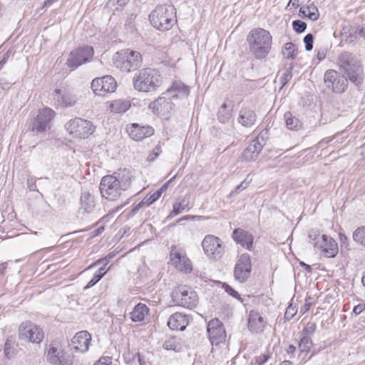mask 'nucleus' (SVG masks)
I'll return each instance as SVG.
<instances>
[{
	"label": "nucleus",
	"instance_id": "34",
	"mask_svg": "<svg viewBox=\"0 0 365 365\" xmlns=\"http://www.w3.org/2000/svg\"><path fill=\"white\" fill-rule=\"evenodd\" d=\"M299 16L303 18H308L312 21H317L319 17V13L317 6L313 4L302 6L299 9Z\"/></svg>",
	"mask_w": 365,
	"mask_h": 365
},
{
	"label": "nucleus",
	"instance_id": "55",
	"mask_svg": "<svg viewBox=\"0 0 365 365\" xmlns=\"http://www.w3.org/2000/svg\"><path fill=\"white\" fill-rule=\"evenodd\" d=\"M11 55V51L10 50L4 54L3 58L0 61V70L4 67V64L7 62Z\"/></svg>",
	"mask_w": 365,
	"mask_h": 365
},
{
	"label": "nucleus",
	"instance_id": "54",
	"mask_svg": "<svg viewBox=\"0 0 365 365\" xmlns=\"http://www.w3.org/2000/svg\"><path fill=\"white\" fill-rule=\"evenodd\" d=\"M248 182L242 181L240 185L235 187V190L232 191L231 194L239 193L241 190H245L247 187Z\"/></svg>",
	"mask_w": 365,
	"mask_h": 365
},
{
	"label": "nucleus",
	"instance_id": "52",
	"mask_svg": "<svg viewBox=\"0 0 365 365\" xmlns=\"http://www.w3.org/2000/svg\"><path fill=\"white\" fill-rule=\"evenodd\" d=\"M102 275L97 274L96 272L93 274L92 279L88 282L87 285L84 287L85 289H89L96 284L101 279Z\"/></svg>",
	"mask_w": 365,
	"mask_h": 365
},
{
	"label": "nucleus",
	"instance_id": "29",
	"mask_svg": "<svg viewBox=\"0 0 365 365\" xmlns=\"http://www.w3.org/2000/svg\"><path fill=\"white\" fill-rule=\"evenodd\" d=\"M166 93L170 95L172 99L179 97L186 98L189 96L190 88L180 81H175L171 87L167 89Z\"/></svg>",
	"mask_w": 365,
	"mask_h": 365
},
{
	"label": "nucleus",
	"instance_id": "45",
	"mask_svg": "<svg viewBox=\"0 0 365 365\" xmlns=\"http://www.w3.org/2000/svg\"><path fill=\"white\" fill-rule=\"evenodd\" d=\"M222 288L225 289V292H227L229 295L233 297L234 298L238 299L241 302H242V298L240 297V295L239 293L235 291L234 289H232V287H230L227 283L224 282L222 284Z\"/></svg>",
	"mask_w": 365,
	"mask_h": 365
},
{
	"label": "nucleus",
	"instance_id": "8",
	"mask_svg": "<svg viewBox=\"0 0 365 365\" xmlns=\"http://www.w3.org/2000/svg\"><path fill=\"white\" fill-rule=\"evenodd\" d=\"M172 299L176 305L190 309L195 308L198 302L196 292L187 286H180L174 289Z\"/></svg>",
	"mask_w": 365,
	"mask_h": 365
},
{
	"label": "nucleus",
	"instance_id": "21",
	"mask_svg": "<svg viewBox=\"0 0 365 365\" xmlns=\"http://www.w3.org/2000/svg\"><path fill=\"white\" fill-rule=\"evenodd\" d=\"M262 141L263 138L259 135L253 139L244 150L242 158L246 161L255 160L263 148Z\"/></svg>",
	"mask_w": 365,
	"mask_h": 365
},
{
	"label": "nucleus",
	"instance_id": "32",
	"mask_svg": "<svg viewBox=\"0 0 365 365\" xmlns=\"http://www.w3.org/2000/svg\"><path fill=\"white\" fill-rule=\"evenodd\" d=\"M190 202L189 198L184 197L179 201L175 202L173 205V210L170 215L167 217V219L172 218L173 217L180 214L183 210H190Z\"/></svg>",
	"mask_w": 365,
	"mask_h": 365
},
{
	"label": "nucleus",
	"instance_id": "22",
	"mask_svg": "<svg viewBox=\"0 0 365 365\" xmlns=\"http://www.w3.org/2000/svg\"><path fill=\"white\" fill-rule=\"evenodd\" d=\"M127 132L130 138L140 141L153 135L154 129L149 125L140 126L138 123H133L127 127Z\"/></svg>",
	"mask_w": 365,
	"mask_h": 365
},
{
	"label": "nucleus",
	"instance_id": "5",
	"mask_svg": "<svg viewBox=\"0 0 365 365\" xmlns=\"http://www.w3.org/2000/svg\"><path fill=\"white\" fill-rule=\"evenodd\" d=\"M151 24L160 31H168L176 21L175 9L172 4L158 6L149 15Z\"/></svg>",
	"mask_w": 365,
	"mask_h": 365
},
{
	"label": "nucleus",
	"instance_id": "63",
	"mask_svg": "<svg viewBox=\"0 0 365 365\" xmlns=\"http://www.w3.org/2000/svg\"><path fill=\"white\" fill-rule=\"evenodd\" d=\"M128 1L129 0H110V1L115 2L120 6L126 5Z\"/></svg>",
	"mask_w": 365,
	"mask_h": 365
},
{
	"label": "nucleus",
	"instance_id": "46",
	"mask_svg": "<svg viewBox=\"0 0 365 365\" xmlns=\"http://www.w3.org/2000/svg\"><path fill=\"white\" fill-rule=\"evenodd\" d=\"M317 329V325L314 322H308L304 327L302 334H305L304 336L312 335Z\"/></svg>",
	"mask_w": 365,
	"mask_h": 365
},
{
	"label": "nucleus",
	"instance_id": "25",
	"mask_svg": "<svg viewBox=\"0 0 365 365\" xmlns=\"http://www.w3.org/2000/svg\"><path fill=\"white\" fill-rule=\"evenodd\" d=\"M175 105L170 99L159 97L149 105V108L155 114L165 115L173 109Z\"/></svg>",
	"mask_w": 365,
	"mask_h": 365
},
{
	"label": "nucleus",
	"instance_id": "3",
	"mask_svg": "<svg viewBox=\"0 0 365 365\" xmlns=\"http://www.w3.org/2000/svg\"><path fill=\"white\" fill-rule=\"evenodd\" d=\"M249 51L255 58L262 60L271 51L272 36L270 32L262 28L252 29L247 37Z\"/></svg>",
	"mask_w": 365,
	"mask_h": 365
},
{
	"label": "nucleus",
	"instance_id": "4",
	"mask_svg": "<svg viewBox=\"0 0 365 365\" xmlns=\"http://www.w3.org/2000/svg\"><path fill=\"white\" fill-rule=\"evenodd\" d=\"M162 83L160 72L154 68H145L138 71L133 78L134 88L141 92L155 91Z\"/></svg>",
	"mask_w": 365,
	"mask_h": 365
},
{
	"label": "nucleus",
	"instance_id": "39",
	"mask_svg": "<svg viewBox=\"0 0 365 365\" xmlns=\"http://www.w3.org/2000/svg\"><path fill=\"white\" fill-rule=\"evenodd\" d=\"M297 54V50L295 45L292 42L285 43L282 50V55L287 59L294 60Z\"/></svg>",
	"mask_w": 365,
	"mask_h": 365
},
{
	"label": "nucleus",
	"instance_id": "56",
	"mask_svg": "<svg viewBox=\"0 0 365 365\" xmlns=\"http://www.w3.org/2000/svg\"><path fill=\"white\" fill-rule=\"evenodd\" d=\"M364 309H365V304H359L354 307L353 312L356 315H358V314H361Z\"/></svg>",
	"mask_w": 365,
	"mask_h": 365
},
{
	"label": "nucleus",
	"instance_id": "62",
	"mask_svg": "<svg viewBox=\"0 0 365 365\" xmlns=\"http://www.w3.org/2000/svg\"><path fill=\"white\" fill-rule=\"evenodd\" d=\"M296 346L292 345V344H290L289 345V346L287 347V350H286V352L288 354H293L295 351H296Z\"/></svg>",
	"mask_w": 365,
	"mask_h": 365
},
{
	"label": "nucleus",
	"instance_id": "36",
	"mask_svg": "<svg viewBox=\"0 0 365 365\" xmlns=\"http://www.w3.org/2000/svg\"><path fill=\"white\" fill-rule=\"evenodd\" d=\"M359 38H365V24L353 28L347 36L346 41L352 43Z\"/></svg>",
	"mask_w": 365,
	"mask_h": 365
},
{
	"label": "nucleus",
	"instance_id": "35",
	"mask_svg": "<svg viewBox=\"0 0 365 365\" xmlns=\"http://www.w3.org/2000/svg\"><path fill=\"white\" fill-rule=\"evenodd\" d=\"M163 346L166 350H172L178 352L182 349L183 344L180 339L176 336H170L164 341Z\"/></svg>",
	"mask_w": 365,
	"mask_h": 365
},
{
	"label": "nucleus",
	"instance_id": "38",
	"mask_svg": "<svg viewBox=\"0 0 365 365\" xmlns=\"http://www.w3.org/2000/svg\"><path fill=\"white\" fill-rule=\"evenodd\" d=\"M284 118L285 120L286 126L288 129L292 130H297L301 126V122L290 112H286L284 115Z\"/></svg>",
	"mask_w": 365,
	"mask_h": 365
},
{
	"label": "nucleus",
	"instance_id": "26",
	"mask_svg": "<svg viewBox=\"0 0 365 365\" xmlns=\"http://www.w3.org/2000/svg\"><path fill=\"white\" fill-rule=\"evenodd\" d=\"M257 118V114L254 110L247 107H242L239 111L237 122L244 128H249L255 124Z\"/></svg>",
	"mask_w": 365,
	"mask_h": 365
},
{
	"label": "nucleus",
	"instance_id": "17",
	"mask_svg": "<svg viewBox=\"0 0 365 365\" xmlns=\"http://www.w3.org/2000/svg\"><path fill=\"white\" fill-rule=\"evenodd\" d=\"M53 98L56 106L63 108L71 107L77 101L76 96L65 87L56 88L53 93Z\"/></svg>",
	"mask_w": 365,
	"mask_h": 365
},
{
	"label": "nucleus",
	"instance_id": "59",
	"mask_svg": "<svg viewBox=\"0 0 365 365\" xmlns=\"http://www.w3.org/2000/svg\"><path fill=\"white\" fill-rule=\"evenodd\" d=\"M27 185L30 190L35 191L36 190V185L35 182L33 179V178H29L27 180Z\"/></svg>",
	"mask_w": 365,
	"mask_h": 365
},
{
	"label": "nucleus",
	"instance_id": "14",
	"mask_svg": "<svg viewBox=\"0 0 365 365\" xmlns=\"http://www.w3.org/2000/svg\"><path fill=\"white\" fill-rule=\"evenodd\" d=\"M252 271L251 258L248 253L242 254L234 269V277L240 283L246 282Z\"/></svg>",
	"mask_w": 365,
	"mask_h": 365
},
{
	"label": "nucleus",
	"instance_id": "28",
	"mask_svg": "<svg viewBox=\"0 0 365 365\" xmlns=\"http://www.w3.org/2000/svg\"><path fill=\"white\" fill-rule=\"evenodd\" d=\"M189 324V318L186 314L176 312L172 314L168 321V326L172 330L183 331Z\"/></svg>",
	"mask_w": 365,
	"mask_h": 365
},
{
	"label": "nucleus",
	"instance_id": "41",
	"mask_svg": "<svg viewBox=\"0 0 365 365\" xmlns=\"http://www.w3.org/2000/svg\"><path fill=\"white\" fill-rule=\"evenodd\" d=\"M313 343L312 339L308 336H303L301 337L299 342V349L301 352H307L312 346Z\"/></svg>",
	"mask_w": 365,
	"mask_h": 365
},
{
	"label": "nucleus",
	"instance_id": "20",
	"mask_svg": "<svg viewBox=\"0 0 365 365\" xmlns=\"http://www.w3.org/2000/svg\"><path fill=\"white\" fill-rule=\"evenodd\" d=\"M170 259L175 267L180 271L190 272L192 269L190 260L174 246L170 251Z\"/></svg>",
	"mask_w": 365,
	"mask_h": 365
},
{
	"label": "nucleus",
	"instance_id": "11",
	"mask_svg": "<svg viewBox=\"0 0 365 365\" xmlns=\"http://www.w3.org/2000/svg\"><path fill=\"white\" fill-rule=\"evenodd\" d=\"M44 337L41 328L31 322H22L19 327V338L31 343L40 344Z\"/></svg>",
	"mask_w": 365,
	"mask_h": 365
},
{
	"label": "nucleus",
	"instance_id": "60",
	"mask_svg": "<svg viewBox=\"0 0 365 365\" xmlns=\"http://www.w3.org/2000/svg\"><path fill=\"white\" fill-rule=\"evenodd\" d=\"M317 57L319 61H323L326 58V51L324 50L318 51Z\"/></svg>",
	"mask_w": 365,
	"mask_h": 365
},
{
	"label": "nucleus",
	"instance_id": "1",
	"mask_svg": "<svg viewBox=\"0 0 365 365\" xmlns=\"http://www.w3.org/2000/svg\"><path fill=\"white\" fill-rule=\"evenodd\" d=\"M133 178L127 168H120L112 175L103 176L99 185L101 196L108 200H116L123 191L130 188Z\"/></svg>",
	"mask_w": 365,
	"mask_h": 365
},
{
	"label": "nucleus",
	"instance_id": "2",
	"mask_svg": "<svg viewBox=\"0 0 365 365\" xmlns=\"http://www.w3.org/2000/svg\"><path fill=\"white\" fill-rule=\"evenodd\" d=\"M337 64L343 75L356 87L360 88L364 81L365 74L361 61L349 51L341 52L337 57Z\"/></svg>",
	"mask_w": 365,
	"mask_h": 365
},
{
	"label": "nucleus",
	"instance_id": "47",
	"mask_svg": "<svg viewBox=\"0 0 365 365\" xmlns=\"http://www.w3.org/2000/svg\"><path fill=\"white\" fill-rule=\"evenodd\" d=\"M297 309L295 306H293L292 304H289L288 307L286 309L285 313H284V319L286 321L291 320L297 314Z\"/></svg>",
	"mask_w": 365,
	"mask_h": 365
},
{
	"label": "nucleus",
	"instance_id": "19",
	"mask_svg": "<svg viewBox=\"0 0 365 365\" xmlns=\"http://www.w3.org/2000/svg\"><path fill=\"white\" fill-rule=\"evenodd\" d=\"M47 360L52 365H71L73 358L61 349L51 346L47 353Z\"/></svg>",
	"mask_w": 365,
	"mask_h": 365
},
{
	"label": "nucleus",
	"instance_id": "27",
	"mask_svg": "<svg viewBox=\"0 0 365 365\" xmlns=\"http://www.w3.org/2000/svg\"><path fill=\"white\" fill-rule=\"evenodd\" d=\"M232 237L237 243L251 250L254 237L250 232L241 228H237L234 230Z\"/></svg>",
	"mask_w": 365,
	"mask_h": 365
},
{
	"label": "nucleus",
	"instance_id": "7",
	"mask_svg": "<svg viewBox=\"0 0 365 365\" xmlns=\"http://www.w3.org/2000/svg\"><path fill=\"white\" fill-rule=\"evenodd\" d=\"M56 113L50 108L46 107L39 110L37 115L31 119L29 130L34 135L45 133L51 128V121Z\"/></svg>",
	"mask_w": 365,
	"mask_h": 365
},
{
	"label": "nucleus",
	"instance_id": "9",
	"mask_svg": "<svg viewBox=\"0 0 365 365\" xmlns=\"http://www.w3.org/2000/svg\"><path fill=\"white\" fill-rule=\"evenodd\" d=\"M65 128L70 134H73L80 138H86L93 133L96 127L90 120L81 118H75L70 120Z\"/></svg>",
	"mask_w": 365,
	"mask_h": 365
},
{
	"label": "nucleus",
	"instance_id": "30",
	"mask_svg": "<svg viewBox=\"0 0 365 365\" xmlns=\"http://www.w3.org/2000/svg\"><path fill=\"white\" fill-rule=\"evenodd\" d=\"M80 210L84 213H91L96 206L95 197L89 192H83L80 197Z\"/></svg>",
	"mask_w": 365,
	"mask_h": 365
},
{
	"label": "nucleus",
	"instance_id": "13",
	"mask_svg": "<svg viewBox=\"0 0 365 365\" xmlns=\"http://www.w3.org/2000/svg\"><path fill=\"white\" fill-rule=\"evenodd\" d=\"M93 54L94 51L92 46L79 47L70 53L66 61V65L69 68H76L82 64L89 62Z\"/></svg>",
	"mask_w": 365,
	"mask_h": 365
},
{
	"label": "nucleus",
	"instance_id": "51",
	"mask_svg": "<svg viewBox=\"0 0 365 365\" xmlns=\"http://www.w3.org/2000/svg\"><path fill=\"white\" fill-rule=\"evenodd\" d=\"M160 197V191H155L153 194L150 195V196H146L143 198L144 202H145L146 205L149 206L151 204H153L154 202L158 200Z\"/></svg>",
	"mask_w": 365,
	"mask_h": 365
},
{
	"label": "nucleus",
	"instance_id": "37",
	"mask_svg": "<svg viewBox=\"0 0 365 365\" xmlns=\"http://www.w3.org/2000/svg\"><path fill=\"white\" fill-rule=\"evenodd\" d=\"M217 120L221 123H227L232 117V109L229 108L227 105L224 103L219 108L217 113Z\"/></svg>",
	"mask_w": 365,
	"mask_h": 365
},
{
	"label": "nucleus",
	"instance_id": "33",
	"mask_svg": "<svg viewBox=\"0 0 365 365\" xmlns=\"http://www.w3.org/2000/svg\"><path fill=\"white\" fill-rule=\"evenodd\" d=\"M130 107V102L128 100L118 99L110 102V111L115 113H122L127 111Z\"/></svg>",
	"mask_w": 365,
	"mask_h": 365
},
{
	"label": "nucleus",
	"instance_id": "16",
	"mask_svg": "<svg viewBox=\"0 0 365 365\" xmlns=\"http://www.w3.org/2000/svg\"><path fill=\"white\" fill-rule=\"evenodd\" d=\"M207 331L212 345H217L226 339L224 325L218 319H212L208 322Z\"/></svg>",
	"mask_w": 365,
	"mask_h": 365
},
{
	"label": "nucleus",
	"instance_id": "31",
	"mask_svg": "<svg viewBox=\"0 0 365 365\" xmlns=\"http://www.w3.org/2000/svg\"><path fill=\"white\" fill-rule=\"evenodd\" d=\"M148 312L149 309L145 304L139 303L135 306L133 310L130 313V319L134 322H142Z\"/></svg>",
	"mask_w": 365,
	"mask_h": 365
},
{
	"label": "nucleus",
	"instance_id": "58",
	"mask_svg": "<svg viewBox=\"0 0 365 365\" xmlns=\"http://www.w3.org/2000/svg\"><path fill=\"white\" fill-rule=\"evenodd\" d=\"M103 266L100 267L97 271V274H100L102 275V277L107 273V272L109 270L110 267H106L107 265H105V264H102Z\"/></svg>",
	"mask_w": 365,
	"mask_h": 365
},
{
	"label": "nucleus",
	"instance_id": "23",
	"mask_svg": "<svg viewBox=\"0 0 365 365\" xmlns=\"http://www.w3.org/2000/svg\"><path fill=\"white\" fill-rule=\"evenodd\" d=\"M267 324L264 318L255 310H251L249 314L247 327L255 334L262 333Z\"/></svg>",
	"mask_w": 365,
	"mask_h": 365
},
{
	"label": "nucleus",
	"instance_id": "15",
	"mask_svg": "<svg viewBox=\"0 0 365 365\" xmlns=\"http://www.w3.org/2000/svg\"><path fill=\"white\" fill-rule=\"evenodd\" d=\"M116 87V81L111 76L96 78L91 82L92 90L98 96H105L108 93L114 92Z\"/></svg>",
	"mask_w": 365,
	"mask_h": 365
},
{
	"label": "nucleus",
	"instance_id": "61",
	"mask_svg": "<svg viewBox=\"0 0 365 365\" xmlns=\"http://www.w3.org/2000/svg\"><path fill=\"white\" fill-rule=\"evenodd\" d=\"M7 262H3L0 264V277L4 274V271L7 268Z\"/></svg>",
	"mask_w": 365,
	"mask_h": 365
},
{
	"label": "nucleus",
	"instance_id": "57",
	"mask_svg": "<svg viewBox=\"0 0 365 365\" xmlns=\"http://www.w3.org/2000/svg\"><path fill=\"white\" fill-rule=\"evenodd\" d=\"M146 205L145 202H144V200L143 199V200L141 202H140L139 203H138L131 210V212L130 214L134 215H135L138 210L143 207V205Z\"/></svg>",
	"mask_w": 365,
	"mask_h": 365
},
{
	"label": "nucleus",
	"instance_id": "50",
	"mask_svg": "<svg viewBox=\"0 0 365 365\" xmlns=\"http://www.w3.org/2000/svg\"><path fill=\"white\" fill-rule=\"evenodd\" d=\"M308 237L309 240V242L313 244V245L314 246V243L318 240H320L322 235H320L319 230H311L309 232Z\"/></svg>",
	"mask_w": 365,
	"mask_h": 365
},
{
	"label": "nucleus",
	"instance_id": "53",
	"mask_svg": "<svg viewBox=\"0 0 365 365\" xmlns=\"http://www.w3.org/2000/svg\"><path fill=\"white\" fill-rule=\"evenodd\" d=\"M112 358L108 356H101L93 365H111Z\"/></svg>",
	"mask_w": 365,
	"mask_h": 365
},
{
	"label": "nucleus",
	"instance_id": "12",
	"mask_svg": "<svg viewBox=\"0 0 365 365\" xmlns=\"http://www.w3.org/2000/svg\"><path fill=\"white\" fill-rule=\"evenodd\" d=\"M202 246L205 254L211 259L219 260L225 253L222 240L214 235L205 236L202 242Z\"/></svg>",
	"mask_w": 365,
	"mask_h": 365
},
{
	"label": "nucleus",
	"instance_id": "43",
	"mask_svg": "<svg viewBox=\"0 0 365 365\" xmlns=\"http://www.w3.org/2000/svg\"><path fill=\"white\" fill-rule=\"evenodd\" d=\"M116 255V252H109L105 257L101 258L98 259L96 262L93 263L89 268H92L96 265L101 264H105V265H107L110 261Z\"/></svg>",
	"mask_w": 365,
	"mask_h": 365
},
{
	"label": "nucleus",
	"instance_id": "44",
	"mask_svg": "<svg viewBox=\"0 0 365 365\" xmlns=\"http://www.w3.org/2000/svg\"><path fill=\"white\" fill-rule=\"evenodd\" d=\"M292 27L296 33L302 34L305 31L307 24L301 20H294L292 21Z\"/></svg>",
	"mask_w": 365,
	"mask_h": 365
},
{
	"label": "nucleus",
	"instance_id": "18",
	"mask_svg": "<svg viewBox=\"0 0 365 365\" xmlns=\"http://www.w3.org/2000/svg\"><path fill=\"white\" fill-rule=\"evenodd\" d=\"M314 247L321 250L324 257H334L339 251L336 242L331 237L322 235L320 240L314 243Z\"/></svg>",
	"mask_w": 365,
	"mask_h": 365
},
{
	"label": "nucleus",
	"instance_id": "24",
	"mask_svg": "<svg viewBox=\"0 0 365 365\" xmlns=\"http://www.w3.org/2000/svg\"><path fill=\"white\" fill-rule=\"evenodd\" d=\"M91 341V334L87 331L78 332L71 340L74 349L83 353L88 350Z\"/></svg>",
	"mask_w": 365,
	"mask_h": 365
},
{
	"label": "nucleus",
	"instance_id": "49",
	"mask_svg": "<svg viewBox=\"0 0 365 365\" xmlns=\"http://www.w3.org/2000/svg\"><path fill=\"white\" fill-rule=\"evenodd\" d=\"M304 43L305 44V49L307 51H310L313 48L314 36L312 34H307L304 37Z\"/></svg>",
	"mask_w": 365,
	"mask_h": 365
},
{
	"label": "nucleus",
	"instance_id": "6",
	"mask_svg": "<svg viewBox=\"0 0 365 365\" xmlns=\"http://www.w3.org/2000/svg\"><path fill=\"white\" fill-rule=\"evenodd\" d=\"M113 63L121 72L130 73L141 66L143 58L139 52L126 49L115 53L113 57Z\"/></svg>",
	"mask_w": 365,
	"mask_h": 365
},
{
	"label": "nucleus",
	"instance_id": "10",
	"mask_svg": "<svg viewBox=\"0 0 365 365\" xmlns=\"http://www.w3.org/2000/svg\"><path fill=\"white\" fill-rule=\"evenodd\" d=\"M348 81L344 75L333 69L326 71L324 75V85L334 93H344L348 87Z\"/></svg>",
	"mask_w": 365,
	"mask_h": 365
},
{
	"label": "nucleus",
	"instance_id": "64",
	"mask_svg": "<svg viewBox=\"0 0 365 365\" xmlns=\"http://www.w3.org/2000/svg\"><path fill=\"white\" fill-rule=\"evenodd\" d=\"M300 265L304 268V269L307 272H312V267L306 263H304V262H300Z\"/></svg>",
	"mask_w": 365,
	"mask_h": 365
},
{
	"label": "nucleus",
	"instance_id": "48",
	"mask_svg": "<svg viewBox=\"0 0 365 365\" xmlns=\"http://www.w3.org/2000/svg\"><path fill=\"white\" fill-rule=\"evenodd\" d=\"M270 358L269 354H263L255 357V361L252 362V365H263Z\"/></svg>",
	"mask_w": 365,
	"mask_h": 365
},
{
	"label": "nucleus",
	"instance_id": "42",
	"mask_svg": "<svg viewBox=\"0 0 365 365\" xmlns=\"http://www.w3.org/2000/svg\"><path fill=\"white\" fill-rule=\"evenodd\" d=\"M293 66L290 65V66L284 70V72L282 73V76L279 78V82L281 83V88H283L292 78V71Z\"/></svg>",
	"mask_w": 365,
	"mask_h": 365
},
{
	"label": "nucleus",
	"instance_id": "40",
	"mask_svg": "<svg viewBox=\"0 0 365 365\" xmlns=\"http://www.w3.org/2000/svg\"><path fill=\"white\" fill-rule=\"evenodd\" d=\"M353 239L358 244L365 246V226H361L354 232Z\"/></svg>",
	"mask_w": 365,
	"mask_h": 365
}]
</instances>
